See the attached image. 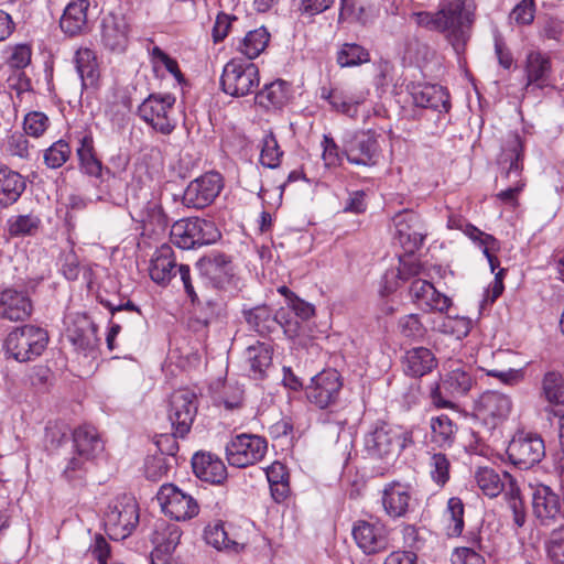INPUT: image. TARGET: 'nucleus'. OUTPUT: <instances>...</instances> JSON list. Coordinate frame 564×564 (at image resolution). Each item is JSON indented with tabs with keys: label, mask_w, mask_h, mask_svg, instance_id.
Instances as JSON below:
<instances>
[{
	"label": "nucleus",
	"mask_w": 564,
	"mask_h": 564,
	"mask_svg": "<svg viewBox=\"0 0 564 564\" xmlns=\"http://www.w3.org/2000/svg\"><path fill=\"white\" fill-rule=\"evenodd\" d=\"M413 443L411 431L387 422H377L364 436V452L372 459L390 460Z\"/></svg>",
	"instance_id": "nucleus-1"
},
{
	"label": "nucleus",
	"mask_w": 564,
	"mask_h": 564,
	"mask_svg": "<svg viewBox=\"0 0 564 564\" xmlns=\"http://www.w3.org/2000/svg\"><path fill=\"white\" fill-rule=\"evenodd\" d=\"M476 6L468 0H441L438 12L443 34L457 54L462 53L470 39L475 22Z\"/></svg>",
	"instance_id": "nucleus-2"
},
{
	"label": "nucleus",
	"mask_w": 564,
	"mask_h": 564,
	"mask_svg": "<svg viewBox=\"0 0 564 564\" xmlns=\"http://www.w3.org/2000/svg\"><path fill=\"white\" fill-rule=\"evenodd\" d=\"M47 344V332L42 327L28 324L9 333L4 347L10 357L19 362H26L41 356Z\"/></svg>",
	"instance_id": "nucleus-3"
},
{
	"label": "nucleus",
	"mask_w": 564,
	"mask_h": 564,
	"mask_svg": "<svg viewBox=\"0 0 564 564\" xmlns=\"http://www.w3.org/2000/svg\"><path fill=\"white\" fill-rule=\"evenodd\" d=\"M139 523V507L134 497L122 495L115 498L104 514V525L110 539L124 540Z\"/></svg>",
	"instance_id": "nucleus-4"
},
{
	"label": "nucleus",
	"mask_w": 564,
	"mask_h": 564,
	"mask_svg": "<svg viewBox=\"0 0 564 564\" xmlns=\"http://www.w3.org/2000/svg\"><path fill=\"white\" fill-rule=\"evenodd\" d=\"M200 275L212 288L236 295L242 290V281L235 273L230 258L215 252L200 258L196 263Z\"/></svg>",
	"instance_id": "nucleus-5"
},
{
	"label": "nucleus",
	"mask_w": 564,
	"mask_h": 564,
	"mask_svg": "<svg viewBox=\"0 0 564 564\" xmlns=\"http://www.w3.org/2000/svg\"><path fill=\"white\" fill-rule=\"evenodd\" d=\"M260 84L258 66L241 58H231L223 68L220 87L231 97H245L253 94Z\"/></svg>",
	"instance_id": "nucleus-6"
},
{
	"label": "nucleus",
	"mask_w": 564,
	"mask_h": 564,
	"mask_svg": "<svg viewBox=\"0 0 564 564\" xmlns=\"http://www.w3.org/2000/svg\"><path fill=\"white\" fill-rule=\"evenodd\" d=\"M523 90L527 94L536 90L555 89L556 77L550 54L541 50H529L521 63Z\"/></svg>",
	"instance_id": "nucleus-7"
},
{
	"label": "nucleus",
	"mask_w": 564,
	"mask_h": 564,
	"mask_svg": "<svg viewBox=\"0 0 564 564\" xmlns=\"http://www.w3.org/2000/svg\"><path fill=\"white\" fill-rule=\"evenodd\" d=\"M219 236L213 221L198 217L181 219L171 229V241L183 250L214 243Z\"/></svg>",
	"instance_id": "nucleus-8"
},
{
	"label": "nucleus",
	"mask_w": 564,
	"mask_h": 564,
	"mask_svg": "<svg viewBox=\"0 0 564 564\" xmlns=\"http://www.w3.org/2000/svg\"><path fill=\"white\" fill-rule=\"evenodd\" d=\"M176 98L172 94H151L139 106L140 118L162 134H170L176 127L174 105Z\"/></svg>",
	"instance_id": "nucleus-9"
},
{
	"label": "nucleus",
	"mask_w": 564,
	"mask_h": 564,
	"mask_svg": "<svg viewBox=\"0 0 564 564\" xmlns=\"http://www.w3.org/2000/svg\"><path fill=\"white\" fill-rule=\"evenodd\" d=\"M267 451L268 443L264 437L247 433L231 437L225 447L228 464L237 468L257 464L265 456Z\"/></svg>",
	"instance_id": "nucleus-10"
},
{
	"label": "nucleus",
	"mask_w": 564,
	"mask_h": 564,
	"mask_svg": "<svg viewBox=\"0 0 564 564\" xmlns=\"http://www.w3.org/2000/svg\"><path fill=\"white\" fill-rule=\"evenodd\" d=\"M474 380L465 367L457 366L451 369L442 379L431 388L430 398L438 409H453L452 399L465 395L473 387Z\"/></svg>",
	"instance_id": "nucleus-11"
},
{
	"label": "nucleus",
	"mask_w": 564,
	"mask_h": 564,
	"mask_svg": "<svg viewBox=\"0 0 564 564\" xmlns=\"http://www.w3.org/2000/svg\"><path fill=\"white\" fill-rule=\"evenodd\" d=\"M343 389V379L335 369H325L311 378L305 387L307 401L318 409H327L337 403Z\"/></svg>",
	"instance_id": "nucleus-12"
},
{
	"label": "nucleus",
	"mask_w": 564,
	"mask_h": 564,
	"mask_svg": "<svg viewBox=\"0 0 564 564\" xmlns=\"http://www.w3.org/2000/svg\"><path fill=\"white\" fill-rule=\"evenodd\" d=\"M509 460L520 469H529L545 456L543 438L534 433L518 432L507 447Z\"/></svg>",
	"instance_id": "nucleus-13"
},
{
	"label": "nucleus",
	"mask_w": 564,
	"mask_h": 564,
	"mask_svg": "<svg viewBox=\"0 0 564 564\" xmlns=\"http://www.w3.org/2000/svg\"><path fill=\"white\" fill-rule=\"evenodd\" d=\"M156 499L162 511L176 521L191 520L199 513L196 499L173 484L162 485Z\"/></svg>",
	"instance_id": "nucleus-14"
},
{
	"label": "nucleus",
	"mask_w": 564,
	"mask_h": 564,
	"mask_svg": "<svg viewBox=\"0 0 564 564\" xmlns=\"http://www.w3.org/2000/svg\"><path fill=\"white\" fill-rule=\"evenodd\" d=\"M198 410L196 393L188 389H180L171 394L169 420L174 435L184 437L189 431Z\"/></svg>",
	"instance_id": "nucleus-15"
},
{
	"label": "nucleus",
	"mask_w": 564,
	"mask_h": 564,
	"mask_svg": "<svg viewBox=\"0 0 564 564\" xmlns=\"http://www.w3.org/2000/svg\"><path fill=\"white\" fill-rule=\"evenodd\" d=\"M512 408L511 397L496 390L482 392L474 406L476 415L491 427H496L507 421Z\"/></svg>",
	"instance_id": "nucleus-16"
},
{
	"label": "nucleus",
	"mask_w": 564,
	"mask_h": 564,
	"mask_svg": "<svg viewBox=\"0 0 564 564\" xmlns=\"http://www.w3.org/2000/svg\"><path fill=\"white\" fill-rule=\"evenodd\" d=\"M224 187L223 177L217 172H209L193 180L184 191L183 204L200 209L209 206Z\"/></svg>",
	"instance_id": "nucleus-17"
},
{
	"label": "nucleus",
	"mask_w": 564,
	"mask_h": 564,
	"mask_svg": "<svg viewBox=\"0 0 564 564\" xmlns=\"http://www.w3.org/2000/svg\"><path fill=\"white\" fill-rule=\"evenodd\" d=\"M394 238L406 253H413L421 248L427 235V229L421 217L414 212H403L395 216Z\"/></svg>",
	"instance_id": "nucleus-18"
},
{
	"label": "nucleus",
	"mask_w": 564,
	"mask_h": 564,
	"mask_svg": "<svg viewBox=\"0 0 564 564\" xmlns=\"http://www.w3.org/2000/svg\"><path fill=\"white\" fill-rule=\"evenodd\" d=\"M344 154L351 164L372 166L379 159V144L373 134L359 131L344 141Z\"/></svg>",
	"instance_id": "nucleus-19"
},
{
	"label": "nucleus",
	"mask_w": 564,
	"mask_h": 564,
	"mask_svg": "<svg viewBox=\"0 0 564 564\" xmlns=\"http://www.w3.org/2000/svg\"><path fill=\"white\" fill-rule=\"evenodd\" d=\"M533 514L542 525H551L564 518L563 503L560 496L546 485H536L532 492Z\"/></svg>",
	"instance_id": "nucleus-20"
},
{
	"label": "nucleus",
	"mask_w": 564,
	"mask_h": 564,
	"mask_svg": "<svg viewBox=\"0 0 564 564\" xmlns=\"http://www.w3.org/2000/svg\"><path fill=\"white\" fill-rule=\"evenodd\" d=\"M413 487L398 480L386 484L381 491V505L387 516L392 519L403 518L411 509Z\"/></svg>",
	"instance_id": "nucleus-21"
},
{
	"label": "nucleus",
	"mask_w": 564,
	"mask_h": 564,
	"mask_svg": "<svg viewBox=\"0 0 564 564\" xmlns=\"http://www.w3.org/2000/svg\"><path fill=\"white\" fill-rule=\"evenodd\" d=\"M351 533L358 547L366 554L379 553L388 545L387 528L380 521L358 520Z\"/></svg>",
	"instance_id": "nucleus-22"
},
{
	"label": "nucleus",
	"mask_w": 564,
	"mask_h": 564,
	"mask_svg": "<svg viewBox=\"0 0 564 564\" xmlns=\"http://www.w3.org/2000/svg\"><path fill=\"white\" fill-rule=\"evenodd\" d=\"M247 323L259 334L271 333L276 326L284 328L285 333H296L297 322L288 318V311L280 308L272 315L267 306H258L246 313Z\"/></svg>",
	"instance_id": "nucleus-23"
},
{
	"label": "nucleus",
	"mask_w": 564,
	"mask_h": 564,
	"mask_svg": "<svg viewBox=\"0 0 564 564\" xmlns=\"http://www.w3.org/2000/svg\"><path fill=\"white\" fill-rule=\"evenodd\" d=\"M541 399L544 401L542 412L546 420L564 416V380L558 372H546L542 379Z\"/></svg>",
	"instance_id": "nucleus-24"
},
{
	"label": "nucleus",
	"mask_w": 564,
	"mask_h": 564,
	"mask_svg": "<svg viewBox=\"0 0 564 564\" xmlns=\"http://www.w3.org/2000/svg\"><path fill=\"white\" fill-rule=\"evenodd\" d=\"M406 89L416 107L430 108L438 112H447L451 108L449 95L441 85L411 83Z\"/></svg>",
	"instance_id": "nucleus-25"
},
{
	"label": "nucleus",
	"mask_w": 564,
	"mask_h": 564,
	"mask_svg": "<svg viewBox=\"0 0 564 564\" xmlns=\"http://www.w3.org/2000/svg\"><path fill=\"white\" fill-rule=\"evenodd\" d=\"M32 313V302L28 294L15 289L0 292V317L11 322L24 321Z\"/></svg>",
	"instance_id": "nucleus-26"
},
{
	"label": "nucleus",
	"mask_w": 564,
	"mask_h": 564,
	"mask_svg": "<svg viewBox=\"0 0 564 564\" xmlns=\"http://www.w3.org/2000/svg\"><path fill=\"white\" fill-rule=\"evenodd\" d=\"M367 96L368 91L350 93L345 89H328L326 87L321 89V98L327 100L334 110L349 118L357 117L358 106L365 102Z\"/></svg>",
	"instance_id": "nucleus-27"
},
{
	"label": "nucleus",
	"mask_w": 564,
	"mask_h": 564,
	"mask_svg": "<svg viewBox=\"0 0 564 564\" xmlns=\"http://www.w3.org/2000/svg\"><path fill=\"white\" fill-rule=\"evenodd\" d=\"M192 467L195 476L210 484H221L227 478V468L224 462L212 453H196L192 457Z\"/></svg>",
	"instance_id": "nucleus-28"
},
{
	"label": "nucleus",
	"mask_w": 564,
	"mask_h": 564,
	"mask_svg": "<svg viewBox=\"0 0 564 564\" xmlns=\"http://www.w3.org/2000/svg\"><path fill=\"white\" fill-rule=\"evenodd\" d=\"M89 0H73L64 9L59 20L61 30L68 36H76L88 30Z\"/></svg>",
	"instance_id": "nucleus-29"
},
{
	"label": "nucleus",
	"mask_w": 564,
	"mask_h": 564,
	"mask_svg": "<svg viewBox=\"0 0 564 564\" xmlns=\"http://www.w3.org/2000/svg\"><path fill=\"white\" fill-rule=\"evenodd\" d=\"M101 41L110 51H124L128 44V24L122 15L109 13L102 19Z\"/></svg>",
	"instance_id": "nucleus-30"
},
{
	"label": "nucleus",
	"mask_w": 564,
	"mask_h": 564,
	"mask_svg": "<svg viewBox=\"0 0 564 564\" xmlns=\"http://www.w3.org/2000/svg\"><path fill=\"white\" fill-rule=\"evenodd\" d=\"M404 373L412 378H421L433 371L437 360L433 351L426 347H413L402 357Z\"/></svg>",
	"instance_id": "nucleus-31"
},
{
	"label": "nucleus",
	"mask_w": 564,
	"mask_h": 564,
	"mask_svg": "<svg viewBox=\"0 0 564 564\" xmlns=\"http://www.w3.org/2000/svg\"><path fill=\"white\" fill-rule=\"evenodd\" d=\"M176 260L172 248L167 245H162L154 252L150 267V278L159 285H167L171 279L175 275Z\"/></svg>",
	"instance_id": "nucleus-32"
},
{
	"label": "nucleus",
	"mask_w": 564,
	"mask_h": 564,
	"mask_svg": "<svg viewBox=\"0 0 564 564\" xmlns=\"http://www.w3.org/2000/svg\"><path fill=\"white\" fill-rule=\"evenodd\" d=\"M524 155V142L518 133H510L505 140L501 153L498 158V164L506 175L514 173L517 176L522 171V160Z\"/></svg>",
	"instance_id": "nucleus-33"
},
{
	"label": "nucleus",
	"mask_w": 564,
	"mask_h": 564,
	"mask_svg": "<svg viewBox=\"0 0 564 564\" xmlns=\"http://www.w3.org/2000/svg\"><path fill=\"white\" fill-rule=\"evenodd\" d=\"M75 65L83 89L97 88L100 70L96 53L88 47L78 48L75 54Z\"/></svg>",
	"instance_id": "nucleus-34"
},
{
	"label": "nucleus",
	"mask_w": 564,
	"mask_h": 564,
	"mask_svg": "<svg viewBox=\"0 0 564 564\" xmlns=\"http://www.w3.org/2000/svg\"><path fill=\"white\" fill-rule=\"evenodd\" d=\"M73 449L86 459L94 460L102 453L104 442L94 426L84 425L73 433Z\"/></svg>",
	"instance_id": "nucleus-35"
},
{
	"label": "nucleus",
	"mask_w": 564,
	"mask_h": 564,
	"mask_svg": "<svg viewBox=\"0 0 564 564\" xmlns=\"http://www.w3.org/2000/svg\"><path fill=\"white\" fill-rule=\"evenodd\" d=\"M25 181L20 173L0 165V207L14 204L25 191Z\"/></svg>",
	"instance_id": "nucleus-36"
},
{
	"label": "nucleus",
	"mask_w": 564,
	"mask_h": 564,
	"mask_svg": "<svg viewBox=\"0 0 564 564\" xmlns=\"http://www.w3.org/2000/svg\"><path fill=\"white\" fill-rule=\"evenodd\" d=\"M291 96L290 85L282 80L276 79L264 87L257 94V102L267 108H281L283 107Z\"/></svg>",
	"instance_id": "nucleus-37"
},
{
	"label": "nucleus",
	"mask_w": 564,
	"mask_h": 564,
	"mask_svg": "<svg viewBox=\"0 0 564 564\" xmlns=\"http://www.w3.org/2000/svg\"><path fill=\"white\" fill-rule=\"evenodd\" d=\"M270 33L264 26L251 30L241 39H237L236 48L249 61L258 57L268 46Z\"/></svg>",
	"instance_id": "nucleus-38"
},
{
	"label": "nucleus",
	"mask_w": 564,
	"mask_h": 564,
	"mask_svg": "<svg viewBox=\"0 0 564 564\" xmlns=\"http://www.w3.org/2000/svg\"><path fill=\"white\" fill-rule=\"evenodd\" d=\"M246 361L249 365V375L254 379H262L272 364L270 346L257 343L246 349Z\"/></svg>",
	"instance_id": "nucleus-39"
},
{
	"label": "nucleus",
	"mask_w": 564,
	"mask_h": 564,
	"mask_svg": "<svg viewBox=\"0 0 564 564\" xmlns=\"http://www.w3.org/2000/svg\"><path fill=\"white\" fill-rule=\"evenodd\" d=\"M265 476L273 500L278 503L283 502L290 494L286 467L280 462H274L265 468Z\"/></svg>",
	"instance_id": "nucleus-40"
},
{
	"label": "nucleus",
	"mask_w": 564,
	"mask_h": 564,
	"mask_svg": "<svg viewBox=\"0 0 564 564\" xmlns=\"http://www.w3.org/2000/svg\"><path fill=\"white\" fill-rule=\"evenodd\" d=\"M181 540V531L176 525H169L162 522L156 527V530L153 534V543L155 544V549L151 554L155 557H164L163 555H170Z\"/></svg>",
	"instance_id": "nucleus-41"
},
{
	"label": "nucleus",
	"mask_w": 564,
	"mask_h": 564,
	"mask_svg": "<svg viewBox=\"0 0 564 564\" xmlns=\"http://www.w3.org/2000/svg\"><path fill=\"white\" fill-rule=\"evenodd\" d=\"M475 480L482 494L489 498L498 497L508 488V480L494 468L479 467L475 473Z\"/></svg>",
	"instance_id": "nucleus-42"
},
{
	"label": "nucleus",
	"mask_w": 564,
	"mask_h": 564,
	"mask_svg": "<svg viewBox=\"0 0 564 564\" xmlns=\"http://www.w3.org/2000/svg\"><path fill=\"white\" fill-rule=\"evenodd\" d=\"M77 156L80 169L88 175L98 177L102 172V164L97 159L94 150V139L90 134H85L79 140Z\"/></svg>",
	"instance_id": "nucleus-43"
},
{
	"label": "nucleus",
	"mask_w": 564,
	"mask_h": 564,
	"mask_svg": "<svg viewBox=\"0 0 564 564\" xmlns=\"http://www.w3.org/2000/svg\"><path fill=\"white\" fill-rule=\"evenodd\" d=\"M205 540L217 550L238 553L243 549V544L229 538V533L221 522L209 524L205 529Z\"/></svg>",
	"instance_id": "nucleus-44"
},
{
	"label": "nucleus",
	"mask_w": 564,
	"mask_h": 564,
	"mask_svg": "<svg viewBox=\"0 0 564 564\" xmlns=\"http://www.w3.org/2000/svg\"><path fill=\"white\" fill-rule=\"evenodd\" d=\"M503 476L508 480V488L505 491V500L512 512L514 524L520 528L525 523L527 519L524 503L520 496V488L517 486L516 480L509 473L503 471Z\"/></svg>",
	"instance_id": "nucleus-45"
},
{
	"label": "nucleus",
	"mask_w": 564,
	"mask_h": 564,
	"mask_svg": "<svg viewBox=\"0 0 564 564\" xmlns=\"http://www.w3.org/2000/svg\"><path fill=\"white\" fill-rule=\"evenodd\" d=\"M40 226L41 219L34 214L11 216L7 220L8 232L12 237L33 236Z\"/></svg>",
	"instance_id": "nucleus-46"
},
{
	"label": "nucleus",
	"mask_w": 564,
	"mask_h": 564,
	"mask_svg": "<svg viewBox=\"0 0 564 564\" xmlns=\"http://www.w3.org/2000/svg\"><path fill=\"white\" fill-rule=\"evenodd\" d=\"M432 437L440 446H451L455 438L456 425L445 414L434 416L430 422Z\"/></svg>",
	"instance_id": "nucleus-47"
},
{
	"label": "nucleus",
	"mask_w": 564,
	"mask_h": 564,
	"mask_svg": "<svg viewBox=\"0 0 564 564\" xmlns=\"http://www.w3.org/2000/svg\"><path fill=\"white\" fill-rule=\"evenodd\" d=\"M444 517L447 521V535L459 536L464 529V503L460 498L448 499Z\"/></svg>",
	"instance_id": "nucleus-48"
},
{
	"label": "nucleus",
	"mask_w": 564,
	"mask_h": 564,
	"mask_svg": "<svg viewBox=\"0 0 564 564\" xmlns=\"http://www.w3.org/2000/svg\"><path fill=\"white\" fill-rule=\"evenodd\" d=\"M283 151L275 135L270 131L261 140L260 163L268 169H276L281 164Z\"/></svg>",
	"instance_id": "nucleus-49"
},
{
	"label": "nucleus",
	"mask_w": 564,
	"mask_h": 564,
	"mask_svg": "<svg viewBox=\"0 0 564 564\" xmlns=\"http://www.w3.org/2000/svg\"><path fill=\"white\" fill-rule=\"evenodd\" d=\"M369 53L356 43H345L337 53V63L341 67H352L369 62Z\"/></svg>",
	"instance_id": "nucleus-50"
},
{
	"label": "nucleus",
	"mask_w": 564,
	"mask_h": 564,
	"mask_svg": "<svg viewBox=\"0 0 564 564\" xmlns=\"http://www.w3.org/2000/svg\"><path fill=\"white\" fill-rule=\"evenodd\" d=\"M435 330L452 335L456 339H462L466 337L470 332V322L460 316L452 317V316H443L438 324H435L433 327Z\"/></svg>",
	"instance_id": "nucleus-51"
},
{
	"label": "nucleus",
	"mask_w": 564,
	"mask_h": 564,
	"mask_svg": "<svg viewBox=\"0 0 564 564\" xmlns=\"http://www.w3.org/2000/svg\"><path fill=\"white\" fill-rule=\"evenodd\" d=\"M480 546V536L473 533L471 546H460L454 549L451 561L452 564H485V558L476 547Z\"/></svg>",
	"instance_id": "nucleus-52"
},
{
	"label": "nucleus",
	"mask_w": 564,
	"mask_h": 564,
	"mask_svg": "<svg viewBox=\"0 0 564 564\" xmlns=\"http://www.w3.org/2000/svg\"><path fill=\"white\" fill-rule=\"evenodd\" d=\"M175 462V458L159 454L148 457L144 463L145 477L152 481L162 479L167 475Z\"/></svg>",
	"instance_id": "nucleus-53"
},
{
	"label": "nucleus",
	"mask_w": 564,
	"mask_h": 564,
	"mask_svg": "<svg viewBox=\"0 0 564 564\" xmlns=\"http://www.w3.org/2000/svg\"><path fill=\"white\" fill-rule=\"evenodd\" d=\"M451 463L445 454L434 453L429 460L431 479L438 487H444L449 480Z\"/></svg>",
	"instance_id": "nucleus-54"
},
{
	"label": "nucleus",
	"mask_w": 564,
	"mask_h": 564,
	"mask_svg": "<svg viewBox=\"0 0 564 564\" xmlns=\"http://www.w3.org/2000/svg\"><path fill=\"white\" fill-rule=\"evenodd\" d=\"M70 154L69 144L59 139L44 151V163L48 169H58L69 160Z\"/></svg>",
	"instance_id": "nucleus-55"
},
{
	"label": "nucleus",
	"mask_w": 564,
	"mask_h": 564,
	"mask_svg": "<svg viewBox=\"0 0 564 564\" xmlns=\"http://www.w3.org/2000/svg\"><path fill=\"white\" fill-rule=\"evenodd\" d=\"M398 328L402 336L410 339H421L426 334V328L419 314H408L400 317Z\"/></svg>",
	"instance_id": "nucleus-56"
},
{
	"label": "nucleus",
	"mask_w": 564,
	"mask_h": 564,
	"mask_svg": "<svg viewBox=\"0 0 564 564\" xmlns=\"http://www.w3.org/2000/svg\"><path fill=\"white\" fill-rule=\"evenodd\" d=\"M91 462V459H86L83 455H78V453L73 449L72 455L66 459L63 476L67 480L82 479L87 471V466Z\"/></svg>",
	"instance_id": "nucleus-57"
},
{
	"label": "nucleus",
	"mask_w": 564,
	"mask_h": 564,
	"mask_svg": "<svg viewBox=\"0 0 564 564\" xmlns=\"http://www.w3.org/2000/svg\"><path fill=\"white\" fill-rule=\"evenodd\" d=\"M151 62L153 67L164 66L165 69L177 80V83H182L184 80L183 74L178 67L176 59L169 56L159 46H154L151 52Z\"/></svg>",
	"instance_id": "nucleus-58"
},
{
	"label": "nucleus",
	"mask_w": 564,
	"mask_h": 564,
	"mask_svg": "<svg viewBox=\"0 0 564 564\" xmlns=\"http://www.w3.org/2000/svg\"><path fill=\"white\" fill-rule=\"evenodd\" d=\"M432 294L430 292L425 294L419 307L424 312H440L446 313L452 305V300L445 294L438 292L434 286L432 288Z\"/></svg>",
	"instance_id": "nucleus-59"
},
{
	"label": "nucleus",
	"mask_w": 564,
	"mask_h": 564,
	"mask_svg": "<svg viewBox=\"0 0 564 564\" xmlns=\"http://www.w3.org/2000/svg\"><path fill=\"white\" fill-rule=\"evenodd\" d=\"M546 551L554 564H564V525L551 532L546 542Z\"/></svg>",
	"instance_id": "nucleus-60"
},
{
	"label": "nucleus",
	"mask_w": 564,
	"mask_h": 564,
	"mask_svg": "<svg viewBox=\"0 0 564 564\" xmlns=\"http://www.w3.org/2000/svg\"><path fill=\"white\" fill-rule=\"evenodd\" d=\"M48 127V118L44 112L32 111L24 117L23 129L28 135L39 138Z\"/></svg>",
	"instance_id": "nucleus-61"
},
{
	"label": "nucleus",
	"mask_w": 564,
	"mask_h": 564,
	"mask_svg": "<svg viewBox=\"0 0 564 564\" xmlns=\"http://www.w3.org/2000/svg\"><path fill=\"white\" fill-rule=\"evenodd\" d=\"M323 153L322 159L327 167L338 166L341 163L344 150L340 151L338 144L330 137V134H324L321 142Z\"/></svg>",
	"instance_id": "nucleus-62"
},
{
	"label": "nucleus",
	"mask_w": 564,
	"mask_h": 564,
	"mask_svg": "<svg viewBox=\"0 0 564 564\" xmlns=\"http://www.w3.org/2000/svg\"><path fill=\"white\" fill-rule=\"evenodd\" d=\"M243 390L240 386L228 384L225 387L224 393L219 399V404L228 411H235L242 406Z\"/></svg>",
	"instance_id": "nucleus-63"
},
{
	"label": "nucleus",
	"mask_w": 564,
	"mask_h": 564,
	"mask_svg": "<svg viewBox=\"0 0 564 564\" xmlns=\"http://www.w3.org/2000/svg\"><path fill=\"white\" fill-rule=\"evenodd\" d=\"M415 23L429 31L443 33V24L438 10L436 12L420 11L412 14Z\"/></svg>",
	"instance_id": "nucleus-64"
}]
</instances>
